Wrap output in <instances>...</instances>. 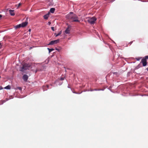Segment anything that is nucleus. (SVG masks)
Segmentation results:
<instances>
[{"label": "nucleus", "instance_id": "f257e3e1", "mask_svg": "<svg viewBox=\"0 0 148 148\" xmlns=\"http://www.w3.org/2000/svg\"><path fill=\"white\" fill-rule=\"evenodd\" d=\"M88 22L91 24L94 23L95 21L96 20V18L95 17H92V18H87Z\"/></svg>", "mask_w": 148, "mask_h": 148}, {"label": "nucleus", "instance_id": "f03ea898", "mask_svg": "<svg viewBox=\"0 0 148 148\" xmlns=\"http://www.w3.org/2000/svg\"><path fill=\"white\" fill-rule=\"evenodd\" d=\"M30 65L28 64H25L23 65L22 67L20 69V71H23L24 70L27 69L29 67Z\"/></svg>", "mask_w": 148, "mask_h": 148}, {"label": "nucleus", "instance_id": "7ed1b4c3", "mask_svg": "<svg viewBox=\"0 0 148 148\" xmlns=\"http://www.w3.org/2000/svg\"><path fill=\"white\" fill-rule=\"evenodd\" d=\"M74 14L73 12H70L69 14L66 15V17L68 19H71L72 20L73 16H74Z\"/></svg>", "mask_w": 148, "mask_h": 148}, {"label": "nucleus", "instance_id": "20e7f679", "mask_svg": "<svg viewBox=\"0 0 148 148\" xmlns=\"http://www.w3.org/2000/svg\"><path fill=\"white\" fill-rule=\"evenodd\" d=\"M59 40H60L59 39H58L56 40L51 41L48 45H49L56 44L59 42Z\"/></svg>", "mask_w": 148, "mask_h": 148}, {"label": "nucleus", "instance_id": "39448f33", "mask_svg": "<svg viewBox=\"0 0 148 148\" xmlns=\"http://www.w3.org/2000/svg\"><path fill=\"white\" fill-rule=\"evenodd\" d=\"M74 16H73V18L72 19V21H73L79 22V20H78V17L75 14H74Z\"/></svg>", "mask_w": 148, "mask_h": 148}, {"label": "nucleus", "instance_id": "423d86ee", "mask_svg": "<svg viewBox=\"0 0 148 148\" xmlns=\"http://www.w3.org/2000/svg\"><path fill=\"white\" fill-rule=\"evenodd\" d=\"M141 62L143 66H145L147 65V60L145 59H142Z\"/></svg>", "mask_w": 148, "mask_h": 148}, {"label": "nucleus", "instance_id": "0eeeda50", "mask_svg": "<svg viewBox=\"0 0 148 148\" xmlns=\"http://www.w3.org/2000/svg\"><path fill=\"white\" fill-rule=\"evenodd\" d=\"M9 12L11 15L13 16L15 15V13L14 10H9Z\"/></svg>", "mask_w": 148, "mask_h": 148}, {"label": "nucleus", "instance_id": "6e6552de", "mask_svg": "<svg viewBox=\"0 0 148 148\" xmlns=\"http://www.w3.org/2000/svg\"><path fill=\"white\" fill-rule=\"evenodd\" d=\"M28 24V22L27 21L23 22L21 24V27H24L26 26Z\"/></svg>", "mask_w": 148, "mask_h": 148}, {"label": "nucleus", "instance_id": "1a4fd4ad", "mask_svg": "<svg viewBox=\"0 0 148 148\" xmlns=\"http://www.w3.org/2000/svg\"><path fill=\"white\" fill-rule=\"evenodd\" d=\"M28 78V76L26 75H24L23 77V80L25 81H27Z\"/></svg>", "mask_w": 148, "mask_h": 148}, {"label": "nucleus", "instance_id": "9d476101", "mask_svg": "<svg viewBox=\"0 0 148 148\" xmlns=\"http://www.w3.org/2000/svg\"><path fill=\"white\" fill-rule=\"evenodd\" d=\"M70 32V29L69 27H68L65 31V33L66 34H69Z\"/></svg>", "mask_w": 148, "mask_h": 148}, {"label": "nucleus", "instance_id": "9b49d317", "mask_svg": "<svg viewBox=\"0 0 148 148\" xmlns=\"http://www.w3.org/2000/svg\"><path fill=\"white\" fill-rule=\"evenodd\" d=\"M21 27V24H19L18 25L16 26H14V27L16 29H17L18 28H19L20 27Z\"/></svg>", "mask_w": 148, "mask_h": 148}, {"label": "nucleus", "instance_id": "f8f14e48", "mask_svg": "<svg viewBox=\"0 0 148 148\" xmlns=\"http://www.w3.org/2000/svg\"><path fill=\"white\" fill-rule=\"evenodd\" d=\"M55 9L54 8H52L50 9V12L51 13H53L55 11Z\"/></svg>", "mask_w": 148, "mask_h": 148}, {"label": "nucleus", "instance_id": "ddd939ff", "mask_svg": "<svg viewBox=\"0 0 148 148\" xmlns=\"http://www.w3.org/2000/svg\"><path fill=\"white\" fill-rule=\"evenodd\" d=\"M49 16V13L45 15L44 16V18L45 19H47Z\"/></svg>", "mask_w": 148, "mask_h": 148}, {"label": "nucleus", "instance_id": "4468645a", "mask_svg": "<svg viewBox=\"0 0 148 148\" xmlns=\"http://www.w3.org/2000/svg\"><path fill=\"white\" fill-rule=\"evenodd\" d=\"M4 88L6 89H11V86L10 85H8L7 86L4 87Z\"/></svg>", "mask_w": 148, "mask_h": 148}, {"label": "nucleus", "instance_id": "2eb2a0df", "mask_svg": "<svg viewBox=\"0 0 148 148\" xmlns=\"http://www.w3.org/2000/svg\"><path fill=\"white\" fill-rule=\"evenodd\" d=\"M62 33V31H60L58 34H56V33H55V36L56 37H57L60 35Z\"/></svg>", "mask_w": 148, "mask_h": 148}, {"label": "nucleus", "instance_id": "dca6fc26", "mask_svg": "<svg viewBox=\"0 0 148 148\" xmlns=\"http://www.w3.org/2000/svg\"><path fill=\"white\" fill-rule=\"evenodd\" d=\"M47 49L49 51V53H50L51 52L54 50V49H49V48H47Z\"/></svg>", "mask_w": 148, "mask_h": 148}, {"label": "nucleus", "instance_id": "f3484780", "mask_svg": "<svg viewBox=\"0 0 148 148\" xmlns=\"http://www.w3.org/2000/svg\"><path fill=\"white\" fill-rule=\"evenodd\" d=\"M51 29H52V30L53 31H54V27H51Z\"/></svg>", "mask_w": 148, "mask_h": 148}, {"label": "nucleus", "instance_id": "a211bd4d", "mask_svg": "<svg viewBox=\"0 0 148 148\" xmlns=\"http://www.w3.org/2000/svg\"><path fill=\"white\" fill-rule=\"evenodd\" d=\"M145 58L146 59H148V56H145Z\"/></svg>", "mask_w": 148, "mask_h": 148}, {"label": "nucleus", "instance_id": "6ab92c4d", "mask_svg": "<svg viewBox=\"0 0 148 148\" xmlns=\"http://www.w3.org/2000/svg\"><path fill=\"white\" fill-rule=\"evenodd\" d=\"M48 24L49 25H50L51 24V22H49L48 23Z\"/></svg>", "mask_w": 148, "mask_h": 148}, {"label": "nucleus", "instance_id": "aec40b11", "mask_svg": "<svg viewBox=\"0 0 148 148\" xmlns=\"http://www.w3.org/2000/svg\"><path fill=\"white\" fill-rule=\"evenodd\" d=\"M28 31L29 32V34H30V32L31 31V29H29Z\"/></svg>", "mask_w": 148, "mask_h": 148}, {"label": "nucleus", "instance_id": "412c9836", "mask_svg": "<svg viewBox=\"0 0 148 148\" xmlns=\"http://www.w3.org/2000/svg\"><path fill=\"white\" fill-rule=\"evenodd\" d=\"M60 79L61 80H62L64 79V78H60Z\"/></svg>", "mask_w": 148, "mask_h": 148}, {"label": "nucleus", "instance_id": "4be33fe9", "mask_svg": "<svg viewBox=\"0 0 148 148\" xmlns=\"http://www.w3.org/2000/svg\"><path fill=\"white\" fill-rule=\"evenodd\" d=\"M3 89V88H2L1 87H0V90H1Z\"/></svg>", "mask_w": 148, "mask_h": 148}, {"label": "nucleus", "instance_id": "5701e85b", "mask_svg": "<svg viewBox=\"0 0 148 148\" xmlns=\"http://www.w3.org/2000/svg\"><path fill=\"white\" fill-rule=\"evenodd\" d=\"M2 17V15L1 14H0V18H1Z\"/></svg>", "mask_w": 148, "mask_h": 148}, {"label": "nucleus", "instance_id": "b1692460", "mask_svg": "<svg viewBox=\"0 0 148 148\" xmlns=\"http://www.w3.org/2000/svg\"><path fill=\"white\" fill-rule=\"evenodd\" d=\"M21 5V3H19V4H18V6H20V5Z\"/></svg>", "mask_w": 148, "mask_h": 148}, {"label": "nucleus", "instance_id": "393cba45", "mask_svg": "<svg viewBox=\"0 0 148 148\" xmlns=\"http://www.w3.org/2000/svg\"><path fill=\"white\" fill-rule=\"evenodd\" d=\"M56 49V50H57L58 51V49Z\"/></svg>", "mask_w": 148, "mask_h": 148}, {"label": "nucleus", "instance_id": "a878e982", "mask_svg": "<svg viewBox=\"0 0 148 148\" xmlns=\"http://www.w3.org/2000/svg\"><path fill=\"white\" fill-rule=\"evenodd\" d=\"M19 89H21V88H19Z\"/></svg>", "mask_w": 148, "mask_h": 148}]
</instances>
